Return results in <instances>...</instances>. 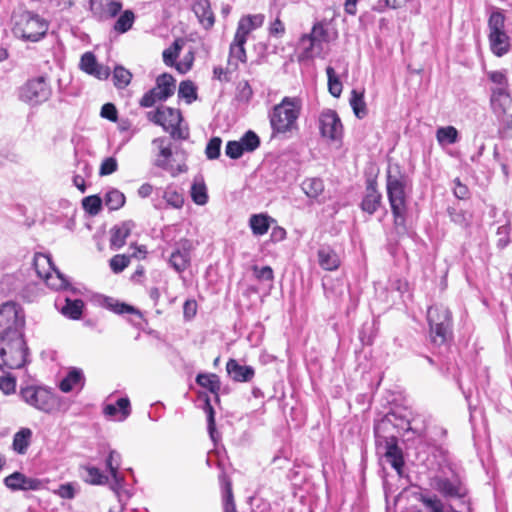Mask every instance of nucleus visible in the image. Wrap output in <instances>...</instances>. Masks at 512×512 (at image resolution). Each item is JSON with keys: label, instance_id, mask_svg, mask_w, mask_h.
Instances as JSON below:
<instances>
[{"label": "nucleus", "instance_id": "1", "mask_svg": "<svg viewBox=\"0 0 512 512\" xmlns=\"http://www.w3.org/2000/svg\"><path fill=\"white\" fill-rule=\"evenodd\" d=\"M397 416L394 413L387 414L381 422L374 427L375 439L378 449H383V457L386 462L397 472L399 476L403 474L405 465L402 449L398 445V437L396 435H382L381 431H388L389 426L408 432L412 430L410 421L401 419L397 423Z\"/></svg>", "mask_w": 512, "mask_h": 512}, {"label": "nucleus", "instance_id": "2", "mask_svg": "<svg viewBox=\"0 0 512 512\" xmlns=\"http://www.w3.org/2000/svg\"><path fill=\"white\" fill-rule=\"evenodd\" d=\"M302 110V101L298 97H284L268 114L272 134L271 138L289 139L299 130L298 118Z\"/></svg>", "mask_w": 512, "mask_h": 512}, {"label": "nucleus", "instance_id": "3", "mask_svg": "<svg viewBox=\"0 0 512 512\" xmlns=\"http://www.w3.org/2000/svg\"><path fill=\"white\" fill-rule=\"evenodd\" d=\"M488 77L497 85V87L491 89L490 104L493 113L500 122L499 134L501 137H506L512 130V114L507 112L512 103L507 91V77L501 71H492L488 74Z\"/></svg>", "mask_w": 512, "mask_h": 512}, {"label": "nucleus", "instance_id": "4", "mask_svg": "<svg viewBox=\"0 0 512 512\" xmlns=\"http://www.w3.org/2000/svg\"><path fill=\"white\" fill-rule=\"evenodd\" d=\"M154 152L153 164L170 173L173 177L187 171L186 153L178 146H173L166 137L152 140Z\"/></svg>", "mask_w": 512, "mask_h": 512}, {"label": "nucleus", "instance_id": "5", "mask_svg": "<svg viewBox=\"0 0 512 512\" xmlns=\"http://www.w3.org/2000/svg\"><path fill=\"white\" fill-rule=\"evenodd\" d=\"M25 315L22 307L12 301L0 306V342L23 338Z\"/></svg>", "mask_w": 512, "mask_h": 512}, {"label": "nucleus", "instance_id": "6", "mask_svg": "<svg viewBox=\"0 0 512 512\" xmlns=\"http://www.w3.org/2000/svg\"><path fill=\"white\" fill-rule=\"evenodd\" d=\"M431 486L440 493L445 499H458L462 510L456 511L451 508L452 512H471L470 499L468 498V489L457 475L451 478L436 475L431 479Z\"/></svg>", "mask_w": 512, "mask_h": 512}, {"label": "nucleus", "instance_id": "7", "mask_svg": "<svg viewBox=\"0 0 512 512\" xmlns=\"http://www.w3.org/2000/svg\"><path fill=\"white\" fill-rule=\"evenodd\" d=\"M409 176L399 164H390L386 175L387 197L391 208L407 207L406 189Z\"/></svg>", "mask_w": 512, "mask_h": 512}, {"label": "nucleus", "instance_id": "8", "mask_svg": "<svg viewBox=\"0 0 512 512\" xmlns=\"http://www.w3.org/2000/svg\"><path fill=\"white\" fill-rule=\"evenodd\" d=\"M49 28V23L38 14L24 11L15 20L13 33L25 41L37 42L42 39Z\"/></svg>", "mask_w": 512, "mask_h": 512}, {"label": "nucleus", "instance_id": "9", "mask_svg": "<svg viewBox=\"0 0 512 512\" xmlns=\"http://www.w3.org/2000/svg\"><path fill=\"white\" fill-rule=\"evenodd\" d=\"M148 117L155 124L162 126L172 139L186 140L189 137V131L181 127L182 115L177 109L161 107L149 112Z\"/></svg>", "mask_w": 512, "mask_h": 512}, {"label": "nucleus", "instance_id": "10", "mask_svg": "<svg viewBox=\"0 0 512 512\" xmlns=\"http://www.w3.org/2000/svg\"><path fill=\"white\" fill-rule=\"evenodd\" d=\"M51 96V85L44 76L29 79L18 89V99L31 107L45 103Z\"/></svg>", "mask_w": 512, "mask_h": 512}, {"label": "nucleus", "instance_id": "11", "mask_svg": "<svg viewBox=\"0 0 512 512\" xmlns=\"http://www.w3.org/2000/svg\"><path fill=\"white\" fill-rule=\"evenodd\" d=\"M20 395L27 404L45 413H52L59 406L58 397L44 387L27 386L21 389Z\"/></svg>", "mask_w": 512, "mask_h": 512}, {"label": "nucleus", "instance_id": "12", "mask_svg": "<svg viewBox=\"0 0 512 512\" xmlns=\"http://www.w3.org/2000/svg\"><path fill=\"white\" fill-rule=\"evenodd\" d=\"M323 42H328V32L322 23L317 22L309 34H304L300 38L302 52L299 54V61L319 56L323 50Z\"/></svg>", "mask_w": 512, "mask_h": 512}, {"label": "nucleus", "instance_id": "13", "mask_svg": "<svg viewBox=\"0 0 512 512\" xmlns=\"http://www.w3.org/2000/svg\"><path fill=\"white\" fill-rule=\"evenodd\" d=\"M26 345L23 338L0 342V357L4 366L19 369L26 362Z\"/></svg>", "mask_w": 512, "mask_h": 512}, {"label": "nucleus", "instance_id": "14", "mask_svg": "<svg viewBox=\"0 0 512 512\" xmlns=\"http://www.w3.org/2000/svg\"><path fill=\"white\" fill-rule=\"evenodd\" d=\"M89 8L92 17L98 22H106L115 18L122 9L117 0H90Z\"/></svg>", "mask_w": 512, "mask_h": 512}, {"label": "nucleus", "instance_id": "15", "mask_svg": "<svg viewBox=\"0 0 512 512\" xmlns=\"http://www.w3.org/2000/svg\"><path fill=\"white\" fill-rule=\"evenodd\" d=\"M192 249L193 244L189 239H181L169 257V265L178 273L184 272L190 266Z\"/></svg>", "mask_w": 512, "mask_h": 512}, {"label": "nucleus", "instance_id": "16", "mask_svg": "<svg viewBox=\"0 0 512 512\" xmlns=\"http://www.w3.org/2000/svg\"><path fill=\"white\" fill-rule=\"evenodd\" d=\"M319 129L323 137L336 140L342 133L341 120L336 111L324 110L319 117Z\"/></svg>", "mask_w": 512, "mask_h": 512}, {"label": "nucleus", "instance_id": "17", "mask_svg": "<svg viewBox=\"0 0 512 512\" xmlns=\"http://www.w3.org/2000/svg\"><path fill=\"white\" fill-rule=\"evenodd\" d=\"M256 149V132L249 130L240 141H229L225 148L226 155L231 159L240 158L245 151Z\"/></svg>", "mask_w": 512, "mask_h": 512}, {"label": "nucleus", "instance_id": "18", "mask_svg": "<svg viewBox=\"0 0 512 512\" xmlns=\"http://www.w3.org/2000/svg\"><path fill=\"white\" fill-rule=\"evenodd\" d=\"M102 412L109 420L123 422L131 414L130 400L128 397H121L115 403H104Z\"/></svg>", "mask_w": 512, "mask_h": 512}, {"label": "nucleus", "instance_id": "19", "mask_svg": "<svg viewBox=\"0 0 512 512\" xmlns=\"http://www.w3.org/2000/svg\"><path fill=\"white\" fill-rule=\"evenodd\" d=\"M4 484L12 491H36L41 487V481L37 478H30L21 472H14L4 479Z\"/></svg>", "mask_w": 512, "mask_h": 512}, {"label": "nucleus", "instance_id": "20", "mask_svg": "<svg viewBox=\"0 0 512 512\" xmlns=\"http://www.w3.org/2000/svg\"><path fill=\"white\" fill-rule=\"evenodd\" d=\"M381 200L382 195L377 190L376 181L371 179L367 180L366 193L360 204L361 209L369 215H373L380 206Z\"/></svg>", "mask_w": 512, "mask_h": 512}, {"label": "nucleus", "instance_id": "21", "mask_svg": "<svg viewBox=\"0 0 512 512\" xmlns=\"http://www.w3.org/2000/svg\"><path fill=\"white\" fill-rule=\"evenodd\" d=\"M134 227L135 224L131 220L123 221L114 225L110 229V248L112 250H119L122 248Z\"/></svg>", "mask_w": 512, "mask_h": 512}, {"label": "nucleus", "instance_id": "22", "mask_svg": "<svg viewBox=\"0 0 512 512\" xmlns=\"http://www.w3.org/2000/svg\"><path fill=\"white\" fill-rule=\"evenodd\" d=\"M121 465V455L115 450H110L108 457L106 458V467L110 472L113 482L110 485L112 491H116L118 494L122 484L124 483V477L119 474L118 470Z\"/></svg>", "mask_w": 512, "mask_h": 512}, {"label": "nucleus", "instance_id": "23", "mask_svg": "<svg viewBox=\"0 0 512 512\" xmlns=\"http://www.w3.org/2000/svg\"><path fill=\"white\" fill-rule=\"evenodd\" d=\"M319 266L326 271H335L340 267L338 253L329 245H321L317 251Z\"/></svg>", "mask_w": 512, "mask_h": 512}, {"label": "nucleus", "instance_id": "24", "mask_svg": "<svg viewBox=\"0 0 512 512\" xmlns=\"http://www.w3.org/2000/svg\"><path fill=\"white\" fill-rule=\"evenodd\" d=\"M85 384L84 373L81 369L73 367L60 381L59 388L62 392L68 393L74 389L81 390Z\"/></svg>", "mask_w": 512, "mask_h": 512}, {"label": "nucleus", "instance_id": "25", "mask_svg": "<svg viewBox=\"0 0 512 512\" xmlns=\"http://www.w3.org/2000/svg\"><path fill=\"white\" fill-rule=\"evenodd\" d=\"M192 9L204 29L213 27L215 18L209 0H194Z\"/></svg>", "mask_w": 512, "mask_h": 512}, {"label": "nucleus", "instance_id": "26", "mask_svg": "<svg viewBox=\"0 0 512 512\" xmlns=\"http://www.w3.org/2000/svg\"><path fill=\"white\" fill-rule=\"evenodd\" d=\"M228 375L237 382H246L253 378L254 369L251 366L241 365L237 360L230 359L226 364Z\"/></svg>", "mask_w": 512, "mask_h": 512}, {"label": "nucleus", "instance_id": "27", "mask_svg": "<svg viewBox=\"0 0 512 512\" xmlns=\"http://www.w3.org/2000/svg\"><path fill=\"white\" fill-rule=\"evenodd\" d=\"M429 337L434 346H442L452 339V324H429Z\"/></svg>", "mask_w": 512, "mask_h": 512}, {"label": "nucleus", "instance_id": "28", "mask_svg": "<svg viewBox=\"0 0 512 512\" xmlns=\"http://www.w3.org/2000/svg\"><path fill=\"white\" fill-rule=\"evenodd\" d=\"M98 304L101 306V307H104L116 314H137V315H141L140 312L133 306L131 305H128L126 303H122V302H119L118 300L112 298V297H108V296H99L98 299Z\"/></svg>", "mask_w": 512, "mask_h": 512}, {"label": "nucleus", "instance_id": "29", "mask_svg": "<svg viewBox=\"0 0 512 512\" xmlns=\"http://www.w3.org/2000/svg\"><path fill=\"white\" fill-rule=\"evenodd\" d=\"M155 88H157V92L159 93V101H166L174 94L175 79L172 75L163 73L157 77Z\"/></svg>", "mask_w": 512, "mask_h": 512}, {"label": "nucleus", "instance_id": "30", "mask_svg": "<svg viewBox=\"0 0 512 512\" xmlns=\"http://www.w3.org/2000/svg\"><path fill=\"white\" fill-rule=\"evenodd\" d=\"M428 324H452V314L450 310L443 305H433L427 311Z\"/></svg>", "mask_w": 512, "mask_h": 512}, {"label": "nucleus", "instance_id": "31", "mask_svg": "<svg viewBox=\"0 0 512 512\" xmlns=\"http://www.w3.org/2000/svg\"><path fill=\"white\" fill-rule=\"evenodd\" d=\"M489 42L492 52L498 57L505 55L509 51L510 39L506 32L489 34Z\"/></svg>", "mask_w": 512, "mask_h": 512}, {"label": "nucleus", "instance_id": "32", "mask_svg": "<svg viewBox=\"0 0 512 512\" xmlns=\"http://www.w3.org/2000/svg\"><path fill=\"white\" fill-rule=\"evenodd\" d=\"M274 274L270 266L258 269V294L267 296L273 288Z\"/></svg>", "mask_w": 512, "mask_h": 512}, {"label": "nucleus", "instance_id": "33", "mask_svg": "<svg viewBox=\"0 0 512 512\" xmlns=\"http://www.w3.org/2000/svg\"><path fill=\"white\" fill-rule=\"evenodd\" d=\"M33 266L38 277L41 279H45L56 268L51 257L43 253L35 254Z\"/></svg>", "mask_w": 512, "mask_h": 512}, {"label": "nucleus", "instance_id": "34", "mask_svg": "<svg viewBox=\"0 0 512 512\" xmlns=\"http://www.w3.org/2000/svg\"><path fill=\"white\" fill-rule=\"evenodd\" d=\"M219 480L222 489L224 512H236L231 481L224 473L220 475Z\"/></svg>", "mask_w": 512, "mask_h": 512}, {"label": "nucleus", "instance_id": "35", "mask_svg": "<svg viewBox=\"0 0 512 512\" xmlns=\"http://www.w3.org/2000/svg\"><path fill=\"white\" fill-rule=\"evenodd\" d=\"M349 103L358 119H363L368 115V109L364 100V91L353 89L351 91Z\"/></svg>", "mask_w": 512, "mask_h": 512}, {"label": "nucleus", "instance_id": "36", "mask_svg": "<svg viewBox=\"0 0 512 512\" xmlns=\"http://www.w3.org/2000/svg\"><path fill=\"white\" fill-rule=\"evenodd\" d=\"M84 308V302L81 299L65 298V304L60 307L61 313L73 320L80 319Z\"/></svg>", "mask_w": 512, "mask_h": 512}, {"label": "nucleus", "instance_id": "37", "mask_svg": "<svg viewBox=\"0 0 512 512\" xmlns=\"http://www.w3.org/2000/svg\"><path fill=\"white\" fill-rule=\"evenodd\" d=\"M190 195L197 205H205L208 202L207 188L202 176L196 177L191 185Z\"/></svg>", "mask_w": 512, "mask_h": 512}, {"label": "nucleus", "instance_id": "38", "mask_svg": "<svg viewBox=\"0 0 512 512\" xmlns=\"http://www.w3.org/2000/svg\"><path fill=\"white\" fill-rule=\"evenodd\" d=\"M32 437V431L29 428H22L13 437L12 447L18 454H25Z\"/></svg>", "mask_w": 512, "mask_h": 512}, {"label": "nucleus", "instance_id": "39", "mask_svg": "<svg viewBox=\"0 0 512 512\" xmlns=\"http://www.w3.org/2000/svg\"><path fill=\"white\" fill-rule=\"evenodd\" d=\"M196 383L203 388L208 389L218 399V392L220 390V380L215 374L199 373L196 377Z\"/></svg>", "mask_w": 512, "mask_h": 512}, {"label": "nucleus", "instance_id": "40", "mask_svg": "<svg viewBox=\"0 0 512 512\" xmlns=\"http://www.w3.org/2000/svg\"><path fill=\"white\" fill-rule=\"evenodd\" d=\"M135 22V14L132 10H125L120 13L119 17L113 25V31L118 34H124L128 32Z\"/></svg>", "mask_w": 512, "mask_h": 512}, {"label": "nucleus", "instance_id": "41", "mask_svg": "<svg viewBox=\"0 0 512 512\" xmlns=\"http://www.w3.org/2000/svg\"><path fill=\"white\" fill-rule=\"evenodd\" d=\"M447 213L449 215L450 220L456 225L460 226L463 229H467L470 227L472 216L468 214L466 211L459 209L455 206H449L447 208Z\"/></svg>", "mask_w": 512, "mask_h": 512}, {"label": "nucleus", "instance_id": "42", "mask_svg": "<svg viewBox=\"0 0 512 512\" xmlns=\"http://www.w3.org/2000/svg\"><path fill=\"white\" fill-rule=\"evenodd\" d=\"M395 230L399 236L408 234L406 224L407 207L391 208Z\"/></svg>", "mask_w": 512, "mask_h": 512}, {"label": "nucleus", "instance_id": "43", "mask_svg": "<svg viewBox=\"0 0 512 512\" xmlns=\"http://www.w3.org/2000/svg\"><path fill=\"white\" fill-rule=\"evenodd\" d=\"M436 138L440 145H451L458 141L459 134L454 126L440 127L436 131Z\"/></svg>", "mask_w": 512, "mask_h": 512}, {"label": "nucleus", "instance_id": "44", "mask_svg": "<svg viewBox=\"0 0 512 512\" xmlns=\"http://www.w3.org/2000/svg\"><path fill=\"white\" fill-rule=\"evenodd\" d=\"M125 195L118 189H110L104 196V203L111 211L118 210L125 204Z\"/></svg>", "mask_w": 512, "mask_h": 512}, {"label": "nucleus", "instance_id": "45", "mask_svg": "<svg viewBox=\"0 0 512 512\" xmlns=\"http://www.w3.org/2000/svg\"><path fill=\"white\" fill-rule=\"evenodd\" d=\"M253 18V16H247L240 19L234 41L238 43H246L247 36L254 28Z\"/></svg>", "mask_w": 512, "mask_h": 512}, {"label": "nucleus", "instance_id": "46", "mask_svg": "<svg viewBox=\"0 0 512 512\" xmlns=\"http://www.w3.org/2000/svg\"><path fill=\"white\" fill-rule=\"evenodd\" d=\"M43 280L48 287L54 290H66L69 287L68 280L57 268Z\"/></svg>", "mask_w": 512, "mask_h": 512}, {"label": "nucleus", "instance_id": "47", "mask_svg": "<svg viewBox=\"0 0 512 512\" xmlns=\"http://www.w3.org/2000/svg\"><path fill=\"white\" fill-rule=\"evenodd\" d=\"M302 189L309 198L316 199L324 191V183L320 178H308L303 181Z\"/></svg>", "mask_w": 512, "mask_h": 512}, {"label": "nucleus", "instance_id": "48", "mask_svg": "<svg viewBox=\"0 0 512 512\" xmlns=\"http://www.w3.org/2000/svg\"><path fill=\"white\" fill-rule=\"evenodd\" d=\"M326 74L328 78V90L329 93L335 97L339 98L342 93V82L340 81L338 75L336 74L334 68L332 66L326 67Z\"/></svg>", "mask_w": 512, "mask_h": 512}, {"label": "nucleus", "instance_id": "49", "mask_svg": "<svg viewBox=\"0 0 512 512\" xmlns=\"http://www.w3.org/2000/svg\"><path fill=\"white\" fill-rule=\"evenodd\" d=\"M83 469L86 472L84 480L92 485H104L108 482V476L101 470L94 466H85Z\"/></svg>", "mask_w": 512, "mask_h": 512}, {"label": "nucleus", "instance_id": "50", "mask_svg": "<svg viewBox=\"0 0 512 512\" xmlns=\"http://www.w3.org/2000/svg\"><path fill=\"white\" fill-rule=\"evenodd\" d=\"M162 198L173 208H181L184 203L183 195L173 186H167L162 191Z\"/></svg>", "mask_w": 512, "mask_h": 512}, {"label": "nucleus", "instance_id": "51", "mask_svg": "<svg viewBox=\"0 0 512 512\" xmlns=\"http://www.w3.org/2000/svg\"><path fill=\"white\" fill-rule=\"evenodd\" d=\"M132 79V74L123 66H116L113 71V83L118 89L127 87Z\"/></svg>", "mask_w": 512, "mask_h": 512}, {"label": "nucleus", "instance_id": "52", "mask_svg": "<svg viewBox=\"0 0 512 512\" xmlns=\"http://www.w3.org/2000/svg\"><path fill=\"white\" fill-rule=\"evenodd\" d=\"M179 98H183L187 104H191L197 99V88L190 80L182 81L178 90Z\"/></svg>", "mask_w": 512, "mask_h": 512}, {"label": "nucleus", "instance_id": "53", "mask_svg": "<svg viewBox=\"0 0 512 512\" xmlns=\"http://www.w3.org/2000/svg\"><path fill=\"white\" fill-rule=\"evenodd\" d=\"M505 16L500 11H494L489 17L488 28L489 34L505 32Z\"/></svg>", "mask_w": 512, "mask_h": 512}, {"label": "nucleus", "instance_id": "54", "mask_svg": "<svg viewBox=\"0 0 512 512\" xmlns=\"http://www.w3.org/2000/svg\"><path fill=\"white\" fill-rule=\"evenodd\" d=\"M245 43H238L236 41H233V43L230 45V52H229V63L237 66L238 62H245L246 61V52L244 49Z\"/></svg>", "mask_w": 512, "mask_h": 512}, {"label": "nucleus", "instance_id": "55", "mask_svg": "<svg viewBox=\"0 0 512 512\" xmlns=\"http://www.w3.org/2000/svg\"><path fill=\"white\" fill-rule=\"evenodd\" d=\"M102 199L98 195H90L82 200L83 209L90 215H97L102 208Z\"/></svg>", "mask_w": 512, "mask_h": 512}, {"label": "nucleus", "instance_id": "56", "mask_svg": "<svg viewBox=\"0 0 512 512\" xmlns=\"http://www.w3.org/2000/svg\"><path fill=\"white\" fill-rule=\"evenodd\" d=\"M420 501L425 507V512H445L443 502L436 495H421Z\"/></svg>", "mask_w": 512, "mask_h": 512}, {"label": "nucleus", "instance_id": "57", "mask_svg": "<svg viewBox=\"0 0 512 512\" xmlns=\"http://www.w3.org/2000/svg\"><path fill=\"white\" fill-rule=\"evenodd\" d=\"M16 389V379L10 374L3 370L0 366V390L4 394L14 393Z\"/></svg>", "mask_w": 512, "mask_h": 512}, {"label": "nucleus", "instance_id": "58", "mask_svg": "<svg viewBox=\"0 0 512 512\" xmlns=\"http://www.w3.org/2000/svg\"><path fill=\"white\" fill-rule=\"evenodd\" d=\"M181 51V45L175 41L170 47L163 51L162 57L165 65L173 67L176 66V59Z\"/></svg>", "mask_w": 512, "mask_h": 512}, {"label": "nucleus", "instance_id": "59", "mask_svg": "<svg viewBox=\"0 0 512 512\" xmlns=\"http://www.w3.org/2000/svg\"><path fill=\"white\" fill-rule=\"evenodd\" d=\"M130 260L131 256L117 254L110 259V268L116 274L121 273L130 264Z\"/></svg>", "mask_w": 512, "mask_h": 512}, {"label": "nucleus", "instance_id": "60", "mask_svg": "<svg viewBox=\"0 0 512 512\" xmlns=\"http://www.w3.org/2000/svg\"><path fill=\"white\" fill-rule=\"evenodd\" d=\"M222 140L219 137H213L207 143L205 154L210 160L217 159L220 156Z\"/></svg>", "mask_w": 512, "mask_h": 512}, {"label": "nucleus", "instance_id": "61", "mask_svg": "<svg viewBox=\"0 0 512 512\" xmlns=\"http://www.w3.org/2000/svg\"><path fill=\"white\" fill-rule=\"evenodd\" d=\"M510 231L511 227L509 223H506L497 229L498 240L496 243L497 248L500 250L504 249L510 243Z\"/></svg>", "mask_w": 512, "mask_h": 512}, {"label": "nucleus", "instance_id": "62", "mask_svg": "<svg viewBox=\"0 0 512 512\" xmlns=\"http://www.w3.org/2000/svg\"><path fill=\"white\" fill-rule=\"evenodd\" d=\"M453 373H452V376H453V379L454 381L456 382L459 390L462 392L467 404H468V408L471 410L472 409V404H471V396H472V388L471 387H464L463 385V382L461 380V377H460V373L458 372V368L457 367H453Z\"/></svg>", "mask_w": 512, "mask_h": 512}, {"label": "nucleus", "instance_id": "63", "mask_svg": "<svg viewBox=\"0 0 512 512\" xmlns=\"http://www.w3.org/2000/svg\"><path fill=\"white\" fill-rule=\"evenodd\" d=\"M98 64L95 55L92 52H86L82 55L80 59V68L87 74H91V72L96 68Z\"/></svg>", "mask_w": 512, "mask_h": 512}, {"label": "nucleus", "instance_id": "64", "mask_svg": "<svg viewBox=\"0 0 512 512\" xmlns=\"http://www.w3.org/2000/svg\"><path fill=\"white\" fill-rule=\"evenodd\" d=\"M276 220L266 213H258V236L266 234Z\"/></svg>", "mask_w": 512, "mask_h": 512}]
</instances>
